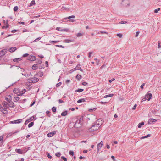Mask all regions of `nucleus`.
<instances>
[{"instance_id":"603ef678","label":"nucleus","mask_w":161,"mask_h":161,"mask_svg":"<svg viewBox=\"0 0 161 161\" xmlns=\"http://www.w3.org/2000/svg\"><path fill=\"white\" fill-rule=\"evenodd\" d=\"M36 63H37V64L38 65V64H40L42 63V61L41 60H38L37 61Z\"/></svg>"},{"instance_id":"e2e57ef3","label":"nucleus","mask_w":161,"mask_h":161,"mask_svg":"<svg viewBox=\"0 0 161 161\" xmlns=\"http://www.w3.org/2000/svg\"><path fill=\"white\" fill-rule=\"evenodd\" d=\"M58 102L59 103H64L63 101L61 99H60L58 100Z\"/></svg>"},{"instance_id":"864d4df0","label":"nucleus","mask_w":161,"mask_h":161,"mask_svg":"<svg viewBox=\"0 0 161 161\" xmlns=\"http://www.w3.org/2000/svg\"><path fill=\"white\" fill-rule=\"evenodd\" d=\"M34 118V116H32L31 117H30L29 119H30V120L31 121L32 120H33Z\"/></svg>"},{"instance_id":"412c9836","label":"nucleus","mask_w":161,"mask_h":161,"mask_svg":"<svg viewBox=\"0 0 161 161\" xmlns=\"http://www.w3.org/2000/svg\"><path fill=\"white\" fill-rule=\"evenodd\" d=\"M56 30L58 31H66V30H67V29H62L60 27H57L56 28Z\"/></svg>"},{"instance_id":"f8f14e48","label":"nucleus","mask_w":161,"mask_h":161,"mask_svg":"<svg viewBox=\"0 0 161 161\" xmlns=\"http://www.w3.org/2000/svg\"><path fill=\"white\" fill-rule=\"evenodd\" d=\"M13 92L14 93L17 94L18 95V94H19L20 90L18 88H15L13 90Z\"/></svg>"},{"instance_id":"0eeeda50","label":"nucleus","mask_w":161,"mask_h":161,"mask_svg":"<svg viewBox=\"0 0 161 161\" xmlns=\"http://www.w3.org/2000/svg\"><path fill=\"white\" fill-rule=\"evenodd\" d=\"M102 146H103V142H102V141L100 143H98L97 145V153H98V152H99V150L102 147Z\"/></svg>"},{"instance_id":"7c9ffc66","label":"nucleus","mask_w":161,"mask_h":161,"mask_svg":"<svg viewBox=\"0 0 161 161\" xmlns=\"http://www.w3.org/2000/svg\"><path fill=\"white\" fill-rule=\"evenodd\" d=\"M114 95L113 94H110L107 95H106L104 96V98H107L109 97H111L113 96Z\"/></svg>"},{"instance_id":"b1692460","label":"nucleus","mask_w":161,"mask_h":161,"mask_svg":"<svg viewBox=\"0 0 161 161\" xmlns=\"http://www.w3.org/2000/svg\"><path fill=\"white\" fill-rule=\"evenodd\" d=\"M85 102V99L84 98H82V99H80L79 100L77 101V103H81V102Z\"/></svg>"},{"instance_id":"09e8293b","label":"nucleus","mask_w":161,"mask_h":161,"mask_svg":"<svg viewBox=\"0 0 161 161\" xmlns=\"http://www.w3.org/2000/svg\"><path fill=\"white\" fill-rule=\"evenodd\" d=\"M69 154L70 155L73 156L74 155V152L72 151H70L69 152Z\"/></svg>"},{"instance_id":"8fccbe9b","label":"nucleus","mask_w":161,"mask_h":161,"mask_svg":"<svg viewBox=\"0 0 161 161\" xmlns=\"http://www.w3.org/2000/svg\"><path fill=\"white\" fill-rule=\"evenodd\" d=\"M61 158L63 159V160L64 161H67V158L65 157L64 156H62L61 157Z\"/></svg>"},{"instance_id":"c756f323","label":"nucleus","mask_w":161,"mask_h":161,"mask_svg":"<svg viewBox=\"0 0 161 161\" xmlns=\"http://www.w3.org/2000/svg\"><path fill=\"white\" fill-rule=\"evenodd\" d=\"M94 60L96 61L97 65H98L99 64L100 60L97 58H95Z\"/></svg>"},{"instance_id":"20e7f679","label":"nucleus","mask_w":161,"mask_h":161,"mask_svg":"<svg viewBox=\"0 0 161 161\" xmlns=\"http://www.w3.org/2000/svg\"><path fill=\"white\" fill-rule=\"evenodd\" d=\"M150 91H148L147 94L145 95V97L147 98V101H149L151 99L152 96V94L149 93Z\"/></svg>"},{"instance_id":"de8ad7c7","label":"nucleus","mask_w":161,"mask_h":161,"mask_svg":"<svg viewBox=\"0 0 161 161\" xmlns=\"http://www.w3.org/2000/svg\"><path fill=\"white\" fill-rule=\"evenodd\" d=\"M41 39V37H38L34 41V42H37L38 41L40 40Z\"/></svg>"},{"instance_id":"37998d69","label":"nucleus","mask_w":161,"mask_h":161,"mask_svg":"<svg viewBox=\"0 0 161 161\" xmlns=\"http://www.w3.org/2000/svg\"><path fill=\"white\" fill-rule=\"evenodd\" d=\"M117 36L119 37V38H121L122 36V35L121 33H119L117 34Z\"/></svg>"},{"instance_id":"5fc2aeb1","label":"nucleus","mask_w":161,"mask_h":161,"mask_svg":"<svg viewBox=\"0 0 161 161\" xmlns=\"http://www.w3.org/2000/svg\"><path fill=\"white\" fill-rule=\"evenodd\" d=\"M56 46L59 47H61L62 48H64V46H63L62 45H56Z\"/></svg>"},{"instance_id":"a878e982","label":"nucleus","mask_w":161,"mask_h":161,"mask_svg":"<svg viewBox=\"0 0 161 161\" xmlns=\"http://www.w3.org/2000/svg\"><path fill=\"white\" fill-rule=\"evenodd\" d=\"M34 125V122H31L28 125V127L29 128H30L31 127H32Z\"/></svg>"},{"instance_id":"4468645a","label":"nucleus","mask_w":161,"mask_h":161,"mask_svg":"<svg viewBox=\"0 0 161 161\" xmlns=\"http://www.w3.org/2000/svg\"><path fill=\"white\" fill-rule=\"evenodd\" d=\"M15 151L18 153L22 154L25 153V152H23L20 149H16Z\"/></svg>"},{"instance_id":"f03ea898","label":"nucleus","mask_w":161,"mask_h":161,"mask_svg":"<svg viewBox=\"0 0 161 161\" xmlns=\"http://www.w3.org/2000/svg\"><path fill=\"white\" fill-rule=\"evenodd\" d=\"M36 75L37 74H36L33 78H29L28 79V82L30 83H35L38 81L39 79L35 77Z\"/></svg>"},{"instance_id":"0e129e2a","label":"nucleus","mask_w":161,"mask_h":161,"mask_svg":"<svg viewBox=\"0 0 161 161\" xmlns=\"http://www.w3.org/2000/svg\"><path fill=\"white\" fill-rule=\"evenodd\" d=\"M87 84H88L87 83V82H83L82 83V84L83 86H86V85H87Z\"/></svg>"},{"instance_id":"72a5a7b5","label":"nucleus","mask_w":161,"mask_h":161,"mask_svg":"<svg viewBox=\"0 0 161 161\" xmlns=\"http://www.w3.org/2000/svg\"><path fill=\"white\" fill-rule=\"evenodd\" d=\"M84 90L83 89H79L77 90H76L75 91V92H80L82 91H83Z\"/></svg>"},{"instance_id":"cd10ccee","label":"nucleus","mask_w":161,"mask_h":161,"mask_svg":"<svg viewBox=\"0 0 161 161\" xmlns=\"http://www.w3.org/2000/svg\"><path fill=\"white\" fill-rule=\"evenodd\" d=\"M83 34L81 33H78L76 34L77 37L82 36H83Z\"/></svg>"},{"instance_id":"f3484780","label":"nucleus","mask_w":161,"mask_h":161,"mask_svg":"<svg viewBox=\"0 0 161 161\" xmlns=\"http://www.w3.org/2000/svg\"><path fill=\"white\" fill-rule=\"evenodd\" d=\"M38 66L37 64H34L32 66V69L33 70H36L38 68Z\"/></svg>"},{"instance_id":"39448f33","label":"nucleus","mask_w":161,"mask_h":161,"mask_svg":"<svg viewBox=\"0 0 161 161\" xmlns=\"http://www.w3.org/2000/svg\"><path fill=\"white\" fill-rule=\"evenodd\" d=\"M36 57L33 55H30L28 57V60L31 61H33L36 60Z\"/></svg>"},{"instance_id":"4d7b16f0","label":"nucleus","mask_w":161,"mask_h":161,"mask_svg":"<svg viewBox=\"0 0 161 161\" xmlns=\"http://www.w3.org/2000/svg\"><path fill=\"white\" fill-rule=\"evenodd\" d=\"M146 100H147V98H146L145 97L144 98H143L142 99V101H141V102H144V101H145Z\"/></svg>"},{"instance_id":"69168bd1","label":"nucleus","mask_w":161,"mask_h":161,"mask_svg":"<svg viewBox=\"0 0 161 161\" xmlns=\"http://www.w3.org/2000/svg\"><path fill=\"white\" fill-rule=\"evenodd\" d=\"M136 107H137V105L136 104H135L132 108V110H135L136 108Z\"/></svg>"},{"instance_id":"4be33fe9","label":"nucleus","mask_w":161,"mask_h":161,"mask_svg":"<svg viewBox=\"0 0 161 161\" xmlns=\"http://www.w3.org/2000/svg\"><path fill=\"white\" fill-rule=\"evenodd\" d=\"M8 104L6 102L4 101L2 103V105L5 107H6V108H8Z\"/></svg>"},{"instance_id":"bf43d9fd","label":"nucleus","mask_w":161,"mask_h":161,"mask_svg":"<svg viewBox=\"0 0 161 161\" xmlns=\"http://www.w3.org/2000/svg\"><path fill=\"white\" fill-rule=\"evenodd\" d=\"M115 80V78H112L111 80H109V82L111 83L112 81H113Z\"/></svg>"},{"instance_id":"2f4dec72","label":"nucleus","mask_w":161,"mask_h":161,"mask_svg":"<svg viewBox=\"0 0 161 161\" xmlns=\"http://www.w3.org/2000/svg\"><path fill=\"white\" fill-rule=\"evenodd\" d=\"M35 4V1L34 0H32V1L30 3V6H31L34 5Z\"/></svg>"},{"instance_id":"7ed1b4c3","label":"nucleus","mask_w":161,"mask_h":161,"mask_svg":"<svg viewBox=\"0 0 161 161\" xmlns=\"http://www.w3.org/2000/svg\"><path fill=\"white\" fill-rule=\"evenodd\" d=\"M100 124L97 123L96 124L93 125L91 127V130L95 131L98 130L99 128Z\"/></svg>"},{"instance_id":"680f3d73","label":"nucleus","mask_w":161,"mask_h":161,"mask_svg":"<svg viewBox=\"0 0 161 161\" xmlns=\"http://www.w3.org/2000/svg\"><path fill=\"white\" fill-rule=\"evenodd\" d=\"M40 15H38V16H36L32 17V18L34 19V18H38V17H40Z\"/></svg>"},{"instance_id":"5701e85b","label":"nucleus","mask_w":161,"mask_h":161,"mask_svg":"<svg viewBox=\"0 0 161 161\" xmlns=\"http://www.w3.org/2000/svg\"><path fill=\"white\" fill-rule=\"evenodd\" d=\"M67 114V111H65L62 112L61 114V115L62 116H65Z\"/></svg>"},{"instance_id":"e433bc0d","label":"nucleus","mask_w":161,"mask_h":161,"mask_svg":"<svg viewBox=\"0 0 161 161\" xmlns=\"http://www.w3.org/2000/svg\"><path fill=\"white\" fill-rule=\"evenodd\" d=\"M52 111L53 112H55L56 111V108L55 107H53L52 108Z\"/></svg>"},{"instance_id":"338daca9","label":"nucleus","mask_w":161,"mask_h":161,"mask_svg":"<svg viewBox=\"0 0 161 161\" xmlns=\"http://www.w3.org/2000/svg\"><path fill=\"white\" fill-rule=\"evenodd\" d=\"M96 109V108H94L93 109H90L89 110V111H90V112H91V111H95Z\"/></svg>"},{"instance_id":"4c0bfd02","label":"nucleus","mask_w":161,"mask_h":161,"mask_svg":"<svg viewBox=\"0 0 161 161\" xmlns=\"http://www.w3.org/2000/svg\"><path fill=\"white\" fill-rule=\"evenodd\" d=\"M37 75H39L40 77L42 76L43 75V73L42 72H40L39 73H38L37 74Z\"/></svg>"},{"instance_id":"6e6552de","label":"nucleus","mask_w":161,"mask_h":161,"mask_svg":"<svg viewBox=\"0 0 161 161\" xmlns=\"http://www.w3.org/2000/svg\"><path fill=\"white\" fill-rule=\"evenodd\" d=\"M22 119H17L15 120L11 121L10 122L11 124H17L20 123L22 121Z\"/></svg>"},{"instance_id":"a19ab883","label":"nucleus","mask_w":161,"mask_h":161,"mask_svg":"<svg viewBox=\"0 0 161 161\" xmlns=\"http://www.w3.org/2000/svg\"><path fill=\"white\" fill-rule=\"evenodd\" d=\"M18 6H16L14 7V12L18 10Z\"/></svg>"},{"instance_id":"bb28decb","label":"nucleus","mask_w":161,"mask_h":161,"mask_svg":"<svg viewBox=\"0 0 161 161\" xmlns=\"http://www.w3.org/2000/svg\"><path fill=\"white\" fill-rule=\"evenodd\" d=\"M75 18V16L72 15V16H70L68 17L65 18V19H70L71 18Z\"/></svg>"},{"instance_id":"2eb2a0df","label":"nucleus","mask_w":161,"mask_h":161,"mask_svg":"<svg viewBox=\"0 0 161 161\" xmlns=\"http://www.w3.org/2000/svg\"><path fill=\"white\" fill-rule=\"evenodd\" d=\"M16 49V47H14L10 48L9 49V51L10 52H13L15 51Z\"/></svg>"},{"instance_id":"9b49d317","label":"nucleus","mask_w":161,"mask_h":161,"mask_svg":"<svg viewBox=\"0 0 161 161\" xmlns=\"http://www.w3.org/2000/svg\"><path fill=\"white\" fill-rule=\"evenodd\" d=\"M157 120L153 119V118H151L149 119L148 121V124H151L152 123L155 122H156Z\"/></svg>"},{"instance_id":"3c124183","label":"nucleus","mask_w":161,"mask_h":161,"mask_svg":"<svg viewBox=\"0 0 161 161\" xmlns=\"http://www.w3.org/2000/svg\"><path fill=\"white\" fill-rule=\"evenodd\" d=\"M81 77V76L80 75H77L76 76V78L78 79H80Z\"/></svg>"},{"instance_id":"a18cd8bd","label":"nucleus","mask_w":161,"mask_h":161,"mask_svg":"<svg viewBox=\"0 0 161 161\" xmlns=\"http://www.w3.org/2000/svg\"><path fill=\"white\" fill-rule=\"evenodd\" d=\"M14 99H15V102H17V101H18V100H19V98L18 97H14Z\"/></svg>"},{"instance_id":"1a4fd4ad","label":"nucleus","mask_w":161,"mask_h":161,"mask_svg":"<svg viewBox=\"0 0 161 161\" xmlns=\"http://www.w3.org/2000/svg\"><path fill=\"white\" fill-rule=\"evenodd\" d=\"M56 133V131H53V132L48 133V134H47V136L49 137H52Z\"/></svg>"},{"instance_id":"6ab92c4d","label":"nucleus","mask_w":161,"mask_h":161,"mask_svg":"<svg viewBox=\"0 0 161 161\" xmlns=\"http://www.w3.org/2000/svg\"><path fill=\"white\" fill-rule=\"evenodd\" d=\"M9 103L8 104V106H9L10 107L14 108V104L13 102H12V101L10 103Z\"/></svg>"},{"instance_id":"6e6d98bb","label":"nucleus","mask_w":161,"mask_h":161,"mask_svg":"<svg viewBox=\"0 0 161 161\" xmlns=\"http://www.w3.org/2000/svg\"><path fill=\"white\" fill-rule=\"evenodd\" d=\"M29 55V54L28 53H25L23 55V57H27L28 55Z\"/></svg>"},{"instance_id":"c85d7f7f","label":"nucleus","mask_w":161,"mask_h":161,"mask_svg":"<svg viewBox=\"0 0 161 161\" xmlns=\"http://www.w3.org/2000/svg\"><path fill=\"white\" fill-rule=\"evenodd\" d=\"M144 123L143 122H142L141 123H140L138 125V127L139 128H140L141 127V126L143 125H144Z\"/></svg>"},{"instance_id":"774afa93","label":"nucleus","mask_w":161,"mask_h":161,"mask_svg":"<svg viewBox=\"0 0 161 161\" xmlns=\"http://www.w3.org/2000/svg\"><path fill=\"white\" fill-rule=\"evenodd\" d=\"M35 103V101H34L30 105V106L31 107Z\"/></svg>"},{"instance_id":"79ce46f5","label":"nucleus","mask_w":161,"mask_h":161,"mask_svg":"<svg viewBox=\"0 0 161 161\" xmlns=\"http://www.w3.org/2000/svg\"><path fill=\"white\" fill-rule=\"evenodd\" d=\"M22 75H24L25 76V77H29L30 76V75L27 74H23V73H22Z\"/></svg>"},{"instance_id":"9d476101","label":"nucleus","mask_w":161,"mask_h":161,"mask_svg":"<svg viewBox=\"0 0 161 161\" xmlns=\"http://www.w3.org/2000/svg\"><path fill=\"white\" fill-rule=\"evenodd\" d=\"M0 111L5 114H6L8 113V110L6 108H4L3 107L2 109H1Z\"/></svg>"},{"instance_id":"f704fd0d","label":"nucleus","mask_w":161,"mask_h":161,"mask_svg":"<svg viewBox=\"0 0 161 161\" xmlns=\"http://www.w3.org/2000/svg\"><path fill=\"white\" fill-rule=\"evenodd\" d=\"M3 137L1 136H0V145H1L2 144Z\"/></svg>"},{"instance_id":"393cba45","label":"nucleus","mask_w":161,"mask_h":161,"mask_svg":"<svg viewBox=\"0 0 161 161\" xmlns=\"http://www.w3.org/2000/svg\"><path fill=\"white\" fill-rule=\"evenodd\" d=\"M6 53V50H5V49L2 50L0 52V53L1 54H2V55L5 54Z\"/></svg>"},{"instance_id":"dca6fc26","label":"nucleus","mask_w":161,"mask_h":161,"mask_svg":"<svg viewBox=\"0 0 161 161\" xmlns=\"http://www.w3.org/2000/svg\"><path fill=\"white\" fill-rule=\"evenodd\" d=\"M80 65L79 64H78L75 67V69H77V70H80V71L83 72V70L80 67Z\"/></svg>"},{"instance_id":"052dcab7","label":"nucleus","mask_w":161,"mask_h":161,"mask_svg":"<svg viewBox=\"0 0 161 161\" xmlns=\"http://www.w3.org/2000/svg\"><path fill=\"white\" fill-rule=\"evenodd\" d=\"M139 33L140 32L139 31H137L136 32V34L135 35V36L136 37H137L138 36L139 34Z\"/></svg>"},{"instance_id":"aec40b11","label":"nucleus","mask_w":161,"mask_h":161,"mask_svg":"<svg viewBox=\"0 0 161 161\" xmlns=\"http://www.w3.org/2000/svg\"><path fill=\"white\" fill-rule=\"evenodd\" d=\"M73 40L69 39H66L64 40V42L65 43H69L71 42H73Z\"/></svg>"},{"instance_id":"a211bd4d","label":"nucleus","mask_w":161,"mask_h":161,"mask_svg":"<svg viewBox=\"0 0 161 161\" xmlns=\"http://www.w3.org/2000/svg\"><path fill=\"white\" fill-rule=\"evenodd\" d=\"M22 58H14L13 59V61L14 62H18L19 61L22 60Z\"/></svg>"},{"instance_id":"f257e3e1","label":"nucleus","mask_w":161,"mask_h":161,"mask_svg":"<svg viewBox=\"0 0 161 161\" xmlns=\"http://www.w3.org/2000/svg\"><path fill=\"white\" fill-rule=\"evenodd\" d=\"M83 121V118L81 117L79 119H77L75 124L74 125V127L75 128H79L81 126L82 121Z\"/></svg>"},{"instance_id":"58836bf2","label":"nucleus","mask_w":161,"mask_h":161,"mask_svg":"<svg viewBox=\"0 0 161 161\" xmlns=\"http://www.w3.org/2000/svg\"><path fill=\"white\" fill-rule=\"evenodd\" d=\"M98 34L101 33V34H108V32L106 31H100L98 32Z\"/></svg>"},{"instance_id":"49530a36","label":"nucleus","mask_w":161,"mask_h":161,"mask_svg":"<svg viewBox=\"0 0 161 161\" xmlns=\"http://www.w3.org/2000/svg\"><path fill=\"white\" fill-rule=\"evenodd\" d=\"M93 53V51H91L89 52L88 53V57L89 58H90L91 57V54H92Z\"/></svg>"},{"instance_id":"c9c22d12","label":"nucleus","mask_w":161,"mask_h":161,"mask_svg":"<svg viewBox=\"0 0 161 161\" xmlns=\"http://www.w3.org/2000/svg\"><path fill=\"white\" fill-rule=\"evenodd\" d=\"M25 92H24V91L23 90L22 91H20L19 94H18V96H20L24 94Z\"/></svg>"},{"instance_id":"c03bdc74","label":"nucleus","mask_w":161,"mask_h":161,"mask_svg":"<svg viewBox=\"0 0 161 161\" xmlns=\"http://www.w3.org/2000/svg\"><path fill=\"white\" fill-rule=\"evenodd\" d=\"M62 84L61 82H59V83H57L56 85V87H59Z\"/></svg>"},{"instance_id":"13d9d810","label":"nucleus","mask_w":161,"mask_h":161,"mask_svg":"<svg viewBox=\"0 0 161 161\" xmlns=\"http://www.w3.org/2000/svg\"><path fill=\"white\" fill-rule=\"evenodd\" d=\"M127 22L126 21H121L119 22V24H123L125 23H127Z\"/></svg>"},{"instance_id":"473e14b6","label":"nucleus","mask_w":161,"mask_h":161,"mask_svg":"<svg viewBox=\"0 0 161 161\" xmlns=\"http://www.w3.org/2000/svg\"><path fill=\"white\" fill-rule=\"evenodd\" d=\"M59 41H50L49 42L51 43H56L57 42H58Z\"/></svg>"},{"instance_id":"ea45409f","label":"nucleus","mask_w":161,"mask_h":161,"mask_svg":"<svg viewBox=\"0 0 161 161\" xmlns=\"http://www.w3.org/2000/svg\"><path fill=\"white\" fill-rule=\"evenodd\" d=\"M55 155L57 157H59L61 155V153L60 152L57 153H55Z\"/></svg>"},{"instance_id":"ddd939ff","label":"nucleus","mask_w":161,"mask_h":161,"mask_svg":"<svg viewBox=\"0 0 161 161\" xmlns=\"http://www.w3.org/2000/svg\"><path fill=\"white\" fill-rule=\"evenodd\" d=\"M5 99L8 102L10 103L12 101V97L10 95H8L7 97L5 98Z\"/></svg>"},{"instance_id":"423d86ee","label":"nucleus","mask_w":161,"mask_h":161,"mask_svg":"<svg viewBox=\"0 0 161 161\" xmlns=\"http://www.w3.org/2000/svg\"><path fill=\"white\" fill-rule=\"evenodd\" d=\"M122 4L125 6H129V1L128 0H123L122 1Z\"/></svg>"}]
</instances>
